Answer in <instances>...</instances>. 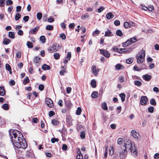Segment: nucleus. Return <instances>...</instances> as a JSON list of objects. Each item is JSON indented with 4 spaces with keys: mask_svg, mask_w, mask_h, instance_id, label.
Listing matches in <instances>:
<instances>
[{
    "mask_svg": "<svg viewBox=\"0 0 159 159\" xmlns=\"http://www.w3.org/2000/svg\"><path fill=\"white\" fill-rule=\"evenodd\" d=\"M134 84L137 86H140L142 85V83L138 80H135L134 81Z\"/></svg>",
    "mask_w": 159,
    "mask_h": 159,
    "instance_id": "obj_37",
    "label": "nucleus"
},
{
    "mask_svg": "<svg viewBox=\"0 0 159 159\" xmlns=\"http://www.w3.org/2000/svg\"><path fill=\"white\" fill-rule=\"evenodd\" d=\"M145 68V67H140V68L136 66H135L133 67V69L135 71H140L141 70L144 69Z\"/></svg>",
    "mask_w": 159,
    "mask_h": 159,
    "instance_id": "obj_16",
    "label": "nucleus"
},
{
    "mask_svg": "<svg viewBox=\"0 0 159 159\" xmlns=\"http://www.w3.org/2000/svg\"><path fill=\"white\" fill-rule=\"evenodd\" d=\"M28 47L29 48H32L33 47V44L32 42L30 41H27L26 43Z\"/></svg>",
    "mask_w": 159,
    "mask_h": 159,
    "instance_id": "obj_31",
    "label": "nucleus"
},
{
    "mask_svg": "<svg viewBox=\"0 0 159 159\" xmlns=\"http://www.w3.org/2000/svg\"><path fill=\"white\" fill-rule=\"evenodd\" d=\"M53 26L52 25H48L46 27V29L47 30H52L53 29Z\"/></svg>",
    "mask_w": 159,
    "mask_h": 159,
    "instance_id": "obj_46",
    "label": "nucleus"
},
{
    "mask_svg": "<svg viewBox=\"0 0 159 159\" xmlns=\"http://www.w3.org/2000/svg\"><path fill=\"white\" fill-rule=\"evenodd\" d=\"M99 34L100 31L98 30H96L95 31L93 32L92 33V35L93 37H95L96 36L99 35Z\"/></svg>",
    "mask_w": 159,
    "mask_h": 159,
    "instance_id": "obj_23",
    "label": "nucleus"
},
{
    "mask_svg": "<svg viewBox=\"0 0 159 159\" xmlns=\"http://www.w3.org/2000/svg\"><path fill=\"white\" fill-rule=\"evenodd\" d=\"M151 104L153 106H155L156 105V102L154 99H152L150 101Z\"/></svg>",
    "mask_w": 159,
    "mask_h": 159,
    "instance_id": "obj_42",
    "label": "nucleus"
},
{
    "mask_svg": "<svg viewBox=\"0 0 159 159\" xmlns=\"http://www.w3.org/2000/svg\"><path fill=\"white\" fill-rule=\"evenodd\" d=\"M125 48H119V51L118 53H123L125 52Z\"/></svg>",
    "mask_w": 159,
    "mask_h": 159,
    "instance_id": "obj_55",
    "label": "nucleus"
},
{
    "mask_svg": "<svg viewBox=\"0 0 159 159\" xmlns=\"http://www.w3.org/2000/svg\"><path fill=\"white\" fill-rule=\"evenodd\" d=\"M29 81L30 80L29 77L28 76H26L24 80L23 83L24 85H25L29 83Z\"/></svg>",
    "mask_w": 159,
    "mask_h": 159,
    "instance_id": "obj_28",
    "label": "nucleus"
},
{
    "mask_svg": "<svg viewBox=\"0 0 159 159\" xmlns=\"http://www.w3.org/2000/svg\"><path fill=\"white\" fill-rule=\"evenodd\" d=\"M44 86L43 84H40L39 86V89L40 91H42L43 90Z\"/></svg>",
    "mask_w": 159,
    "mask_h": 159,
    "instance_id": "obj_63",
    "label": "nucleus"
},
{
    "mask_svg": "<svg viewBox=\"0 0 159 159\" xmlns=\"http://www.w3.org/2000/svg\"><path fill=\"white\" fill-rule=\"evenodd\" d=\"M114 16V15L111 12H109L106 15V17L108 20L112 18Z\"/></svg>",
    "mask_w": 159,
    "mask_h": 159,
    "instance_id": "obj_17",
    "label": "nucleus"
},
{
    "mask_svg": "<svg viewBox=\"0 0 159 159\" xmlns=\"http://www.w3.org/2000/svg\"><path fill=\"white\" fill-rule=\"evenodd\" d=\"M148 100V98L146 96H142L140 99V103L141 105H145Z\"/></svg>",
    "mask_w": 159,
    "mask_h": 159,
    "instance_id": "obj_9",
    "label": "nucleus"
},
{
    "mask_svg": "<svg viewBox=\"0 0 159 159\" xmlns=\"http://www.w3.org/2000/svg\"><path fill=\"white\" fill-rule=\"evenodd\" d=\"M120 96L121 98L122 102H123L125 101V94L124 93H121L120 94Z\"/></svg>",
    "mask_w": 159,
    "mask_h": 159,
    "instance_id": "obj_27",
    "label": "nucleus"
},
{
    "mask_svg": "<svg viewBox=\"0 0 159 159\" xmlns=\"http://www.w3.org/2000/svg\"><path fill=\"white\" fill-rule=\"evenodd\" d=\"M124 25L125 28H127L129 27V23L127 22H125L124 24Z\"/></svg>",
    "mask_w": 159,
    "mask_h": 159,
    "instance_id": "obj_60",
    "label": "nucleus"
},
{
    "mask_svg": "<svg viewBox=\"0 0 159 159\" xmlns=\"http://www.w3.org/2000/svg\"><path fill=\"white\" fill-rule=\"evenodd\" d=\"M33 154L32 151L30 150L29 151H27L25 156L28 157H31L33 156Z\"/></svg>",
    "mask_w": 159,
    "mask_h": 159,
    "instance_id": "obj_18",
    "label": "nucleus"
},
{
    "mask_svg": "<svg viewBox=\"0 0 159 159\" xmlns=\"http://www.w3.org/2000/svg\"><path fill=\"white\" fill-rule=\"evenodd\" d=\"M55 114V112L54 111H51L49 113L48 115L50 117H51L53 116H54Z\"/></svg>",
    "mask_w": 159,
    "mask_h": 159,
    "instance_id": "obj_64",
    "label": "nucleus"
},
{
    "mask_svg": "<svg viewBox=\"0 0 159 159\" xmlns=\"http://www.w3.org/2000/svg\"><path fill=\"white\" fill-rule=\"evenodd\" d=\"M13 7L12 6H11L9 7L7 9L8 12L9 13H10L11 11L13 10Z\"/></svg>",
    "mask_w": 159,
    "mask_h": 159,
    "instance_id": "obj_62",
    "label": "nucleus"
},
{
    "mask_svg": "<svg viewBox=\"0 0 159 159\" xmlns=\"http://www.w3.org/2000/svg\"><path fill=\"white\" fill-rule=\"evenodd\" d=\"M104 36L105 37H111L113 36V34L111 31L109 30L108 29L105 32Z\"/></svg>",
    "mask_w": 159,
    "mask_h": 159,
    "instance_id": "obj_14",
    "label": "nucleus"
},
{
    "mask_svg": "<svg viewBox=\"0 0 159 159\" xmlns=\"http://www.w3.org/2000/svg\"><path fill=\"white\" fill-rule=\"evenodd\" d=\"M72 120L71 117L69 116H67L66 117V121L70 125H72Z\"/></svg>",
    "mask_w": 159,
    "mask_h": 159,
    "instance_id": "obj_11",
    "label": "nucleus"
},
{
    "mask_svg": "<svg viewBox=\"0 0 159 159\" xmlns=\"http://www.w3.org/2000/svg\"><path fill=\"white\" fill-rule=\"evenodd\" d=\"M85 131L84 130H83L80 132V137L82 139H84L85 138Z\"/></svg>",
    "mask_w": 159,
    "mask_h": 159,
    "instance_id": "obj_33",
    "label": "nucleus"
},
{
    "mask_svg": "<svg viewBox=\"0 0 159 159\" xmlns=\"http://www.w3.org/2000/svg\"><path fill=\"white\" fill-rule=\"evenodd\" d=\"M102 108L105 110L106 111L108 109V107L107 106V104L105 102H104L102 103Z\"/></svg>",
    "mask_w": 159,
    "mask_h": 159,
    "instance_id": "obj_29",
    "label": "nucleus"
},
{
    "mask_svg": "<svg viewBox=\"0 0 159 159\" xmlns=\"http://www.w3.org/2000/svg\"><path fill=\"white\" fill-rule=\"evenodd\" d=\"M58 121L55 120V119L52 120V123L53 125H58Z\"/></svg>",
    "mask_w": 159,
    "mask_h": 159,
    "instance_id": "obj_49",
    "label": "nucleus"
},
{
    "mask_svg": "<svg viewBox=\"0 0 159 159\" xmlns=\"http://www.w3.org/2000/svg\"><path fill=\"white\" fill-rule=\"evenodd\" d=\"M133 137L135 138L138 139L139 136V133L135 130H132L131 132Z\"/></svg>",
    "mask_w": 159,
    "mask_h": 159,
    "instance_id": "obj_10",
    "label": "nucleus"
},
{
    "mask_svg": "<svg viewBox=\"0 0 159 159\" xmlns=\"http://www.w3.org/2000/svg\"><path fill=\"white\" fill-rule=\"evenodd\" d=\"M107 146H105V152L104 154V158H106L107 157Z\"/></svg>",
    "mask_w": 159,
    "mask_h": 159,
    "instance_id": "obj_56",
    "label": "nucleus"
},
{
    "mask_svg": "<svg viewBox=\"0 0 159 159\" xmlns=\"http://www.w3.org/2000/svg\"><path fill=\"white\" fill-rule=\"evenodd\" d=\"M11 42V40L10 39L5 38L3 40V43L5 45H7L10 43Z\"/></svg>",
    "mask_w": 159,
    "mask_h": 159,
    "instance_id": "obj_21",
    "label": "nucleus"
},
{
    "mask_svg": "<svg viewBox=\"0 0 159 159\" xmlns=\"http://www.w3.org/2000/svg\"><path fill=\"white\" fill-rule=\"evenodd\" d=\"M154 107H153L151 106L148 109V111L150 113H152L154 111Z\"/></svg>",
    "mask_w": 159,
    "mask_h": 159,
    "instance_id": "obj_51",
    "label": "nucleus"
},
{
    "mask_svg": "<svg viewBox=\"0 0 159 159\" xmlns=\"http://www.w3.org/2000/svg\"><path fill=\"white\" fill-rule=\"evenodd\" d=\"M40 40L43 43H44L46 42V39L44 36H42L40 38Z\"/></svg>",
    "mask_w": 159,
    "mask_h": 159,
    "instance_id": "obj_32",
    "label": "nucleus"
},
{
    "mask_svg": "<svg viewBox=\"0 0 159 159\" xmlns=\"http://www.w3.org/2000/svg\"><path fill=\"white\" fill-rule=\"evenodd\" d=\"M92 70L93 74L95 75H97L98 72L99 71V69H96V66L95 65H93L92 67Z\"/></svg>",
    "mask_w": 159,
    "mask_h": 159,
    "instance_id": "obj_12",
    "label": "nucleus"
},
{
    "mask_svg": "<svg viewBox=\"0 0 159 159\" xmlns=\"http://www.w3.org/2000/svg\"><path fill=\"white\" fill-rule=\"evenodd\" d=\"M89 17V16L87 13L84 14L81 16V19L82 20H84L85 18H88Z\"/></svg>",
    "mask_w": 159,
    "mask_h": 159,
    "instance_id": "obj_45",
    "label": "nucleus"
},
{
    "mask_svg": "<svg viewBox=\"0 0 159 159\" xmlns=\"http://www.w3.org/2000/svg\"><path fill=\"white\" fill-rule=\"evenodd\" d=\"M98 93L96 92H93L91 94L92 97L93 98H96L97 97Z\"/></svg>",
    "mask_w": 159,
    "mask_h": 159,
    "instance_id": "obj_48",
    "label": "nucleus"
},
{
    "mask_svg": "<svg viewBox=\"0 0 159 159\" xmlns=\"http://www.w3.org/2000/svg\"><path fill=\"white\" fill-rule=\"evenodd\" d=\"M17 34L19 35L22 36L23 35V32L22 30H19L18 31Z\"/></svg>",
    "mask_w": 159,
    "mask_h": 159,
    "instance_id": "obj_59",
    "label": "nucleus"
},
{
    "mask_svg": "<svg viewBox=\"0 0 159 159\" xmlns=\"http://www.w3.org/2000/svg\"><path fill=\"white\" fill-rule=\"evenodd\" d=\"M51 67L50 66L46 65V64H44L42 66V69L44 70H50Z\"/></svg>",
    "mask_w": 159,
    "mask_h": 159,
    "instance_id": "obj_19",
    "label": "nucleus"
},
{
    "mask_svg": "<svg viewBox=\"0 0 159 159\" xmlns=\"http://www.w3.org/2000/svg\"><path fill=\"white\" fill-rule=\"evenodd\" d=\"M114 23L116 26H118L120 25V22L119 20H116L114 21Z\"/></svg>",
    "mask_w": 159,
    "mask_h": 159,
    "instance_id": "obj_58",
    "label": "nucleus"
},
{
    "mask_svg": "<svg viewBox=\"0 0 159 159\" xmlns=\"http://www.w3.org/2000/svg\"><path fill=\"white\" fill-rule=\"evenodd\" d=\"M37 18L38 20H40L42 17V14L40 12H38L37 14Z\"/></svg>",
    "mask_w": 159,
    "mask_h": 159,
    "instance_id": "obj_36",
    "label": "nucleus"
},
{
    "mask_svg": "<svg viewBox=\"0 0 159 159\" xmlns=\"http://www.w3.org/2000/svg\"><path fill=\"white\" fill-rule=\"evenodd\" d=\"M5 93V92L4 90V87L3 86H1L0 87V95L1 96H4Z\"/></svg>",
    "mask_w": 159,
    "mask_h": 159,
    "instance_id": "obj_20",
    "label": "nucleus"
},
{
    "mask_svg": "<svg viewBox=\"0 0 159 159\" xmlns=\"http://www.w3.org/2000/svg\"><path fill=\"white\" fill-rule=\"evenodd\" d=\"M9 133L13 145L18 148H26L27 144L22 133L16 130H10Z\"/></svg>",
    "mask_w": 159,
    "mask_h": 159,
    "instance_id": "obj_1",
    "label": "nucleus"
},
{
    "mask_svg": "<svg viewBox=\"0 0 159 159\" xmlns=\"http://www.w3.org/2000/svg\"><path fill=\"white\" fill-rule=\"evenodd\" d=\"M83 126L80 124H78L77 125V129L78 131H79L81 129L83 128Z\"/></svg>",
    "mask_w": 159,
    "mask_h": 159,
    "instance_id": "obj_50",
    "label": "nucleus"
},
{
    "mask_svg": "<svg viewBox=\"0 0 159 159\" xmlns=\"http://www.w3.org/2000/svg\"><path fill=\"white\" fill-rule=\"evenodd\" d=\"M81 108L80 107H78L76 111V114L78 115H80L81 113Z\"/></svg>",
    "mask_w": 159,
    "mask_h": 159,
    "instance_id": "obj_44",
    "label": "nucleus"
},
{
    "mask_svg": "<svg viewBox=\"0 0 159 159\" xmlns=\"http://www.w3.org/2000/svg\"><path fill=\"white\" fill-rule=\"evenodd\" d=\"M100 51L101 53L105 57L108 58L110 57V54L108 51L104 49H101L100 50Z\"/></svg>",
    "mask_w": 159,
    "mask_h": 159,
    "instance_id": "obj_8",
    "label": "nucleus"
},
{
    "mask_svg": "<svg viewBox=\"0 0 159 159\" xmlns=\"http://www.w3.org/2000/svg\"><path fill=\"white\" fill-rule=\"evenodd\" d=\"M116 34L117 36L121 37L122 36L123 34L121 30H117L116 31Z\"/></svg>",
    "mask_w": 159,
    "mask_h": 159,
    "instance_id": "obj_26",
    "label": "nucleus"
},
{
    "mask_svg": "<svg viewBox=\"0 0 159 159\" xmlns=\"http://www.w3.org/2000/svg\"><path fill=\"white\" fill-rule=\"evenodd\" d=\"M39 27L38 26H37L35 28H34L31 29L30 31V32L31 34H35L36 33L37 31H38L39 29Z\"/></svg>",
    "mask_w": 159,
    "mask_h": 159,
    "instance_id": "obj_15",
    "label": "nucleus"
},
{
    "mask_svg": "<svg viewBox=\"0 0 159 159\" xmlns=\"http://www.w3.org/2000/svg\"><path fill=\"white\" fill-rule=\"evenodd\" d=\"M53 56L55 59H58L60 57V55L59 53H55L53 54Z\"/></svg>",
    "mask_w": 159,
    "mask_h": 159,
    "instance_id": "obj_35",
    "label": "nucleus"
},
{
    "mask_svg": "<svg viewBox=\"0 0 159 159\" xmlns=\"http://www.w3.org/2000/svg\"><path fill=\"white\" fill-rule=\"evenodd\" d=\"M123 141V139L121 138H119L117 139V143L118 144L120 145L122 143Z\"/></svg>",
    "mask_w": 159,
    "mask_h": 159,
    "instance_id": "obj_43",
    "label": "nucleus"
},
{
    "mask_svg": "<svg viewBox=\"0 0 159 159\" xmlns=\"http://www.w3.org/2000/svg\"><path fill=\"white\" fill-rule=\"evenodd\" d=\"M116 69L118 70L123 69L124 68V66L120 64H117L116 65Z\"/></svg>",
    "mask_w": 159,
    "mask_h": 159,
    "instance_id": "obj_22",
    "label": "nucleus"
},
{
    "mask_svg": "<svg viewBox=\"0 0 159 159\" xmlns=\"http://www.w3.org/2000/svg\"><path fill=\"white\" fill-rule=\"evenodd\" d=\"M45 103L47 105L50 107H53V104L52 100L49 98H46L45 99Z\"/></svg>",
    "mask_w": 159,
    "mask_h": 159,
    "instance_id": "obj_7",
    "label": "nucleus"
},
{
    "mask_svg": "<svg viewBox=\"0 0 159 159\" xmlns=\"http://www.w3.org/2000/svg\"><path fill=\"white\" fill-rule=\"evenodd\" d=\"M133 144L131 143V141L129 140L125 143V146H123V147H126V149L127 148L130 150L132 155L136 157L137 155V152L135 149L134 144H133Z\"/></svg>",
    "mask_w": 159,
    "mask_h": 159,
    "instance_id": "obj_2",
    "label": "nucleus"
},
{
    "mask_svg": "<svg viewBox=\"0 0 159 159\" xmlns=\"http://www.w3.org/2000/svg\"><path fill=\"white\" fill-rule=\"evenodd\" d=\"M96 82L95 80H91V84L92 87L93 88H95L96 87Z\"/></svg>",
    "mask_w": 159,
    "mask_h": 159,
    "instance_id": "obj_25",
    "label": "nucleus"
},
{
    "mask_svg": "<svg viewBox=\"0 0 159 159\" xmlns=\"http://www.w3.org/2000/svg\"><path fill=\"white\" fill-rule=\"evenodd\" d=\"M21 7L19 6H17L16 7V12L17 13L19 12L21 10Z\"/></svg>",
    "mask_w": 159,
    "mask_h": 159,
    "instance_id": "obj_52",
    "label": "nucleus"
},
{
    "mask_svg": "<svg viewBox=\"0 0 159 159\" xmlns=\"http://www.w3.org/2000/svg\"><path fill=\"white\" fill-rule=\"evenodd\" d=\"M83 158V156L81 154L80 151V153L76 156V159H82Z\"/></svg>",
    "mask_w": 159,
    "mask_h": 159,
    "instance_id": "obj_41",
    "label": "nucleus"
},
{
    "mask_svg": "<svg viewBox=\"0 0 159 159\" xmlns=\"http://www.w3.org/2000/svg\"><path fill=\"white\" fill-rule=\"evenodd\" d=\"M119 80L120 82H123L125 81V78L123 76H120L119 77Z\"/></svg>",
    "mask_w": 159,
    "mask_h": 159,
    "instance_id": "obj_57",
    "label": "nucleus"
},
{
    "mask_svg": "<svg viewBox=\"0 0 159 159\" xmlns=\"http://www.w3.org/2000/svg\"><path fill=\"white\" fill-rule=\"evenodd\" d=\"M58 141L59 139L58 138H52L51 140V142L52 143H54L55 142H57Z\"/></svg>",
    "mask_w": 159,
    "mask_h": 159,
    "instance_id": "obj_47",
    "label": "nucleus"
},
{
    "mask_svg": "<svg viewBox=\"0 0 159 159\" xmlns=\"http://www.w3.org/2000/svg\"><path fill=\"white\" fill-rule=\"evenodd\" d=\"M6 69L7 70H11V68L9 64H6L5 66Z\"/></svg>",
    "mask_w": 159,
    "mask_h": 159,
    "instance_id": "obj_53",
    "label": "nucleus"
},
{
    "mask_svg": "<svg viewBox=\"0 0 159 159\" xmlns=\"http://www.w3.org/2000/svg\"><path fill=\"white\" fill-rule=\"evenodd\" d=\"M137 41L136 39L135 38L133 37L129 39H128L125 42L123 43H122V46L123 47H125L129 45L136 42Z\"/></svg>",
    "mask_w": 159,
    "mask_h": 159,
    "instance_id": "obj_5",
    "label": "nucleus"
},
{
    "mask_svg": "<svg viewBox=\"0 0 159 159\" xmlns=\"http://www.w3.org/2000/svg\"><path fill=\"white\" fill-rule=\"evenodd\" d=\"M119 156L120 159H125L127 154V152L126 150V147H123L121 150L119 152Z\"/></svg>",
    "mask_w": 159,
    "mask_h": 159,
    "instance_id": "obj_6",
    "label": "nucleus"
},
{
    "mask_svg": "<svg viewBox=\"0 0 159 159\" xmlns=\"http://www.w3.org/2000/svg\"><path fill=\"white\" fill-rule=\"evenodd\" d=\"M60 46L57 43H55L50 46L48 49V51L49 52L53 53L59 50Z\"/></svg>",
    "mask_w": 159,
    "mask_h": 159,
    "instance_id": "obj_4",
    "label": "nucleus"
},
{
    "mask_svg": "<svg viewBox=\"0 0 159 159\" xmlns=\"http://www.w3.org/2000/svg\"><path fill=\"white\" fill-rule=\"evenodd\" d=\"M109 154L110 155H112L114 153V150L113 149V148L112 146L110 147L109 148Z\"/></svg>",
    "mask_w": 159,
    "mask_h": 159,
    "instance_id": "obj_30",
    "label": "nucleus"
},
{
    "mask_svg": "<svg viewBox=\"0 0 159 159\" xmlns=\"http://www.w3.org/2000/svg\"><path fill=\"white\" fill-rule=\"evenodd\" d=\"M16 57L18 58H20L21 57V53L20 51H18L16 53Z\"/></svg>",
    "mask_w": 159,
    "mask_h": 159,
    "instance_id": "obj_61",
    "label": "nucleus"
},
{
    "mask_svg": "<svg viewBox=\"0 0 159 159\" xmlns=\"http://www.w3.org/2000/svg\"><path fill=\"white\" fill-rule=\"evenodd\" d=\"M145 57V51L142 50L139 52L138 54L136 56L137 62L138 63H143L144 61Z\"/></svg>",
    "mask_w": 159,
    "mask_h": 159,
    "instance_id": "obj_3",
    "label": "nucleus"
},
{
    "mask_svg": "<svg viewBox=\"0 0 159 159\" xmlns=\"http://www.w3.org/2000/svg\"><path fill=\"white\" fill-rule=\"evenodd\" d=\"M20 17L21 15L17 13L16 14L15 16V19L16 20H18L20 18Z\"/></svg>",
    "mask_w": 159,
    "mask_h": 159,
    "instance_id": "obj_40",
    "label": "nucleus"
},
{
    "mask_svg": "<svg viewBox=\"0 0 159 159\" xmlns=\"http://www.w3.org/2000/svg\"><path fill=\"white\" fill-rule=\"evenodd\" d=\"M2 107V108L5 110H7L9 109V106L7 104L5 103L3 104Z\"/></svg>",
    "mask_w": 159,
    "mask_h": 159,
    "instance_id": "obj_34",
    "label": "nucleus"
},
{
    "mask_svg": "<svg viewBox=\"0 0 159 159\" xmlns=\"http://www.w3.org/2000/svg\"><path fill=\"white\" fill-rule=\"evenodd\" d=\"M9 37L11 39H13L15 38V34L13 32H9L8 34Z\"/></svg>",
    "mask_w": 159,
    "mask_h": 159,
    "instance_id": "obj_24",
    "label": "nucleus"
},
{
    "mask_svg": "<svg viewBox=\"0 0 159 159\" xmlns=\"http://www.w3.org/2000/svg\"><path fill=\"white\" fill-rule=\"evenodd\" d=\"M12 3L13 2L11 0H7L6 1V4L7 6L11 5Z\"/></svg>",
    "mask_w": 159,
    "mask_h": 159,
    "instance_id": "obj_54",
    "label": "nucleus"
},
{
    "mask_svg": "<svg viewBox=\"0 0 159 159\" xmlns=\"http://www.w3.org/2000/svg\"><path fill=\"white\" fill-rule=\"evenodd\" d=\"M126 63L128 64H130L133 62V59L131 58H129L126 60Z\"/></svg>",
    "mask_w": 159,
    "mask_h": 159,
    "instance_id": "obj_38",
    "label": "nucleus"
},
{
    "mask_svg": "<svg viewBox=\"0 0 159 159\" xmlns=\"http://www.w3.org/2000/svg\"><path fill=\"white\" fill-rule=\"evenodd\" d=\"M40 60V57H36L34 58V62L35 63H37Z\"/></svg>",
    "mask_w": 159,
    "mask_h": 159,
    "instance_id": "obj_39",
    "label": "nucleus"
},
{
    "mask_svg": "<svg viewBox=\"0 0 159 159\" xmlns=\"http://www.w3.org/2000/svg\"><path fill=\"white\" fill-rule=\"evenodd\" d=\"M142 78L144 80L148 81L151 80V77L148 74H145L143 75Z\"/></svg>",
    "mask_w": 159,
    "mask_h": 159,
    "instance_id": "obj_13",
    "label": "nucleus"
}]
</instances>
